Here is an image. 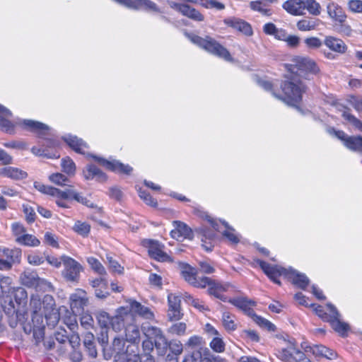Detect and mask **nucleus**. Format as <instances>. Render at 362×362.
<instances>
[{
	"label": "nucleus",
	"instance_id": "obj_27",
	"mask_svg": "<svg viewBox=\"0 0 362 362\" xmlns=\"http://www.w3.org/2000/svg\"><path fill=\"white\" fill-rule=\"evenodd\" d=\"M182 276L185 280L194 287L199 288L201 278L197 277V270L189 264H185L182 268Z\"/></svg>",
	"mask_w": 362,
	"mask_h": 362
},
{
	"label": "nucleus",
	"instance_id": "obj_32",
	"mask_svg": "<svg viewBox=\"0 0 362 362\" xmlns=\"http://www.w3.org/2000/svg\"><path fill=\"white\" fill-rule=\"evenodd\" d=\"M12 112L6 107L0 104V128L4 131H8L12 127L11 118Z\"/></svg>",
	"mask_w": 362,
	"mask_h": 362
},
{
	"label": "nucleus",
	"instance_id": "obj_3",
	"mask_svg": "<svg viewBox=\"0 0 362 362\" xmlns=\"http://www.w3.org/2000/svg\"><path fill=\"white\" fill-rule=\"evenodd\" d=\"M257 263L269 279L278 285H281V281L279 279L281 276H284L293 285L303 290H305L310 283L309 279L305 274L292 267L284 268L278 265H272L260 259L257 260Z\"/></svg>",
	"mask_w": 362,
	"mask_h": 362
},
{
	"label": "nucleus",
	"instance_id": "obj_55",
	"mask_svg": "<svg viewBox=\"0 0 362 362\" xmlns=\"http://www.w3.org/2000/svg\"><path fill=\"white\" fill-rule=\"evenodd\" d=\"M304 43L309 49H316L322 47V42L317 37H307L304 40Z\"/></svg>",
	"mask_w": 362,
	"mask_h": 362
},
{
	"label": "nucleus",
	"instance_id": "obj_11",
	"mask_svg": "<svg viewBox=\"0 0 362 362\" xmlns=\"http://www.w3.org/2000/svg\"><path fill=\"white\" fill-rule=\"evenodd\" d=\"M328 311L332 313L331 317L328 319L332 327L337 332L341 337H344L347 335L349 330V326L347 323L340 320V314L336 307L332 303L327 305Z\"/></svg>",
	"mask_w": 362,
	"mask_h": 362
},
{
	"label": "nucleus",
	"instance_id": "obj_23",
	"mask_svg": "<svg viewBox=\"0 0 362 362\" xmlns=\"http://www.w3.org/2000/svg\"><path fill=\"white\" fill-rule=\"evenodd\" d=\"M305 4L303 0H287L283 4V8L293 16L304 14Z\"/></svg>",
	"mask_w": 362,
	"mask_h": 362
},
{
	"label": "nucleus",
	"instance_id": "obj_17",
	"mask_svg": "<svg viewBox=\"0 0 362 362\" xmlns=\"http://www.w3.org/2000/svg\"><path fill=\"white\" fill-rule=\"evenodd\" d=\"M62 139L75 152L83 155H86L87 153L88 146L81 139L74 135L66 134L62 137Z\"/></svg>",
	"mask_w": 362,
	"mask_h": 362
},
{
	"label": "nucleus",
	"instance_id": "obj_9",
	"mask_svg": "<svg viewBox=\"0 0 362 362\" xmlns=\"http://www.w3.org/2000/svg\"><path fill=\"white\" fill-rule=\"evenodd\" d=\"M329 134H334L336 137L343 141L349 150L362 155V136H348L343 131H337L332 128L328 130Z\"/></svg>",
	"mask_w": 362,
	"mask_h": 362
},
{
	"label": "nucleus",
	"instance_id": "obj_64",
	"mask_svg": "<svg viewBox=\"0 0 362 362\" xmlns=\"http://www.w3.org/2000/svg\"><path fill=\"white\" fill-rule=\"evenodd\" d=\"M348 7L354 13H362V1L350 0L348 2Z\"/></svg>",
	"mask_w": 362,
	"mask_h": 362
},
{
	"label": "nucleus",
	"instance_id": "obj_36",
	"mask_svg": "<svg viewBox=\"0 0 362 362\" xmlns=\"http://www.w3.org/2000/svg\"><path fill=\"white\" fill-rule=\"evenodd\" d=\"M135 4L136 6L134 8V10H139L144 8L146 11L161 13L160 8L151 0H136Z\"/></svg>",
	"mask_w": 362,
	"mask_h": 362
},
{
	"label": "nucleus",
	"instance_id": "obj_25",
	"mask_svg": "<svg viewBox=\"0 0 362 362\" xmlns=\"http://www.w3.org/2000/svg\"><path fill=\"white\" fill-rule=\"evenodd\" d=\"M128 312L133 315V313L139 315L145 319H152L153 314L151 310L135 300H129V309Z\"/></svg>",
	"mask_w": 362,
	"mask_h": 362
},
{
	"label": "nucleus",
	"instance_id": "obj_50",
	"mask_svg": "<svg viewBox=\"0 0 362 362\" xmlns=\"http://www.w3.org/2000/svg\"><path fill=\"white\" fill-rule=\"evenodd\" d=\"M138 194L139 197L148 205L151 206H157L158 203L156 199H154L151 194L146 192V190H143L139 188L138 189Z\"/></svg>",
	"mask_w": 362,
	"mask_h": 362
},
{
	"label": "nucleus",
	"instance_id": "obj_31",
	"mask_svg": "<svg viewBox=\"0 0 362 362\" xmlns=\"http://www.w3.org/2000/svg\"><path fill=\"white\" fill-rule=\"evenodd\" d=\"M124 329L127 341L132 343H136L139 341L140 331L136 325L133 322H129Z\"/></svg>",
	"mask_w": 362,
	"mask_h": 362
},
{
	"label": "nucleus",
	"instance_id": "obj_56",
	"mask_svg": "<svg viewBox=\"0 0 362 362\" xmlns=\"http://www.w3.org/2000/svg\"><path fill=\"white\" fill-rule=\"evenodd\" d=\"M184 362H211L207 358H203L201 351H195L184 360Z\"/></svg>",
	"mask_w": 362,
	"mask_h": 362
},
{
	"label": "nucleus",
	"instance_id": "obj_54",
	"mask_svg": "<svg viewBox=\"0 0 362 362\" xmlns=\"http://www.w3.org/2000/svg\"><path fill=\"white\" fill-rule=\"evenodd\" d=\"M34 187L39 192L51 196H52L53 193L57 192L55 187L45 185L40 182H35Z\"/></svg>",
	"mask_w": 362,
	"mask_h": 362
},
{
	"label": "nucleus",
	"instance_id": "obj_8",
	"mask_svg": "<svg viewBox=\"0 0 362 362\" xmlns=\"http://www.w3.org/2000/svg\"><path fill=\"white\" fill-rule=\"evenodd\" d=\"M62 261L64 265L63 277L67 281L77 282L82 270L81 265L73 258L65 255L62 256Z\"/></svg>",
	"mask_w": 362,
	"mask_h": 362
},
{
	"label": "nucleus",
	"instance_id": "obj_1",
	"mask_svg": "<svg viewBox=\"0 0 362 362\" xmlns=\"http://www.w3.org/2000/svg\"><path fill=\"white\" fill-rule=\"evenodd\" d=\"M257 83L265 90L271 92L274 98L282 100L288 105L296 107L297 110L301 112L300 108L297 106V104L301 102L303 94L306 91V86L296 76L288 78L281 83L282 94H277L274 90L272 83L267 80L259 79Z\"/></svg>",
	"mask_w": 362,
	"mask_h": 362
},
{
	"label": "nucleus",
	"instance_id": "obj_34",
	"mask_svg": "<svg viewBox=\"0 0 362 362\" xmlns=\"http://www.w3.org/2000/svg\"><path fill=\"white\" fill-rule=\"evenodd\" d=\"M15 240L18 244L27 247H37L40 244V241L35 236L26 233L15 238Z\"/></svg>",
	"mask_w": 362,
	"mask_h": 362
},
{
	"label": "nucleus",
	"instance_id": "obj_4",
	"mask_svg": "<svg viewBox=\"0 0 362 362\" xmlns=\"http://www.w3.org/2000/svg\"><path fill=\"white\" fill-rule=\"evenodd\" d=\"M187 38L194 44L206 50L211 54L223 59L226 62H233L228 50L209 36L201 37L193 33H186Z\"/></svg>",
	"mask_w": 362,
	"mask_h": 362
},
{
	"label": "nucleus",
	"instance_id": "obj_5",
	"mask_svg": "<svg viewBox=\"0 0 362 362\" xmlns=\"http://www.w3.org/2000/svg\"><path fill=\"white\" fill-rule=\"evenodd\" d=\"M202 217L210 224L212 229L206 226H202L196 228L195 230L199 234V238L202 243V245L204 249L207 252H211L212 251L216 240L217 235L215 231L220 230V223L217 220L206 214H204Z\"/></svg>",
	"mask_w": 362,
	"mask_h": 362
},
{
	"label": "nucleus",
	"instance_id": "obj_40",
	"mask_svg": "<svg viewBox=\"0 0 362 362\" xmlns=\"http://www.w3.org/2000/svg\"><path fill=\"white\" fill-rule=\"evenodd\" d=\"M222 323L227 331L232 332L237 328V324L234 321V316L228 312L223 313Z\"/></svg>",
	"mask_w": 362,
	"mask_h": 362
},
{
	"label": "nucleus",
	"instance_id": "obj_35",
	"mask_svg": "<svg viewBox=\"0 0 362 362\" xmlns=\"http://www.w3.org/2000/svg\"><path fill=\"white\" fill-rule=\"evenodd\" d=\"M141 329L145 336L149 339H153V341L158 339L160 337L164 336L159 328L148 324L143 325Z\"/></svg>",
	"mask_w": 362,
	"mask_h": 362
},
{
	"label": "nucleus",
	"instance_id": "obj_30",
	"mask_svg": "<svg viewBox=\"0 0 362 362\" xmlns=\"http://www.w3.org/2000/svg\"><path fill=\"white\" fill-rule=\"evenodd\" d=\"M320 21L318 18L305 17L299 20L296 23L297 28L303 32L315 30Z\"/></svg>",
	"mask_w": 362,
	"mask_h": 362
},
{
	"label": "nucleus",
	"instance_id": "obj_26",
	"mask_svg": "<svg viewBox=\"0 0 362 362\" xmlns=\"http://www.w3.org/2000/svg\"><path fill=\"white\" fill-rule=\"evenodd\" d=\"M96 319L98 324L102 328L101 331V341L103 344H107L108 342L107 337V327L110 325L111 317L105 311H99L96 313Z\"/></svg>",
	"mask_w": 362,
	"mask_h": 362
},
{
	"label": "nucleus",
	"instance_id": "obj_10",
	"mask_svg": "<svg viewBox=\"0 0 362 362\" xmlns=\"http://www.w3.org/2000/svg\"><path fill=\"white\" fill-rule=\"evenodd\" d=\"M87 156L93 158L96 162H98L101 165L115 173L130 175L131 173L133 171V168L130 165H125L119 162V160H108L102 157L89 153H87Z\"/></svg>",
	"mask_w": 362,
	"mask_h": 362
},
{
	"label": "nucleus",
	"instance_id": "obj_38",
	"mask_svg": "<svg viewBox=\"0 0 362 362\" xmlns=\"http://www.w3.org/2000/svg\"><path fill=\"white\" fill-rule=\"evenodd\" d=\"M251 318L261 328L269 332H274L276 329V326L272 322L259 315H257L256 313H255Z\"/></svg>",
	"mask_w": 362,
	"mask_h": 362
},
{
	"label": "nucleus",
	"instance_id": "obj_53",
	"mask_svg": "<svg viewBox=\"0 0 362 362\" xmlns=\"http://www.w3.org/2000/svg\"><path fill=\"white\" fill-rule=\"evenodd\" d=\"M74 229L77 233L86 236L90 232V227L87 223L77 221L74 226Z\"/></svg>",
	"mask_w": 362,
	"mask_h": 362
},
{
	"label": "nucleus",
	"instance_id": "obj_41",
	"mask_svg": "<svg viewBox=\"0 0 362 362\" xmlns=\"http://www.w3.org/2000/svg\"><path fill=\"white\" fill-rule=\"evenodd\" d=\"M4 254L7 257L8 262H11V267L13 263H19L21 258V250L19 249H5L4 250Z\"/></svg>",
	"mask_w": 362,
	"mask_h": 362
},
{
	"label": "nucleus",
	"instance_id": "obj_24",
	"mask_svg": "<svg viewBox=\"0 0 362 362\" xmlns=\"http://www.w3.org/2000/svg\"><path fill=\"white\" fill-rule=\"evenodd\" d=\"M324 44L332 51L338 54H344L347 50L345 42L339 38L333 36H327L325 38Z\"/></svg>",
	"mask_w": 362,
	"mask_h": 362
},
{
	"label": "nucleus",
	"instance_id": "obj_19",
	"mask_svg": "<svg viewBox=\"0 0 362 362\" xmlns=\"http://www.w3.org/2000/svg\"><path fill=\"white\" fill-rule=\"evenodd\" d=\"M91 286L95 289V295L98 298L105 299L110 295L108 282L105 278L101 276L93 280Z\"/></svg>",
	"mask_w": 362,
	"mask_h": 362
},
{
	"label": "nucleus",
	"instance_id": "obj_48",
	"mask_svg": "<svg viewBox=\"0 0 362 362\" xmlns=\"http://www.w3.org/2000/svg\"><path fill=\"white\" fill-rule=\"evenodd\" d=\"M87 262L90 266V267L98 274L103 276L106 274V271L105 267L102 265V264L95 257H90L87 258Z\"/></svg>",
	"mask_w": 362,
	"mask_h": 362
},
{
	"label": "nucleus",
	"instance_id": "obj_37",
	"mask_svg": "<svg viewBox=\"0 0 362 362\" xmlns=\"http://www.w3.org/2000/svg\"><path fill=\"white\" fill-rule=\"evenodd\" d=\"M182 14L195 21H203L204 20V16L198 10L188 4H185Z\"/></svg>",
	"mask_w": 362,
	"mask_h": 362
},
{
	"label": "nucleus",
	"instance_id": "obj_46",
	"mask_svg": "<svg viewBox=\"0 0 362 362\" xmlns=\"http://www.w3.org/2000/svg\"><path fill=\"white\" fill-rule=\"evenodd\" d=\"M154 346L159 356H164L168 350V342L165 336L160 337L154 341Z\"/></svg>",
	"mask_w": 362,
	"mask_h": 362
},
{
	"label": "nucleus",
	"instance_id": "obj_45",
	"mask_svg": "<svg viewBox=\"0 0 362 362\" xmlns=\"http://www.w3.org/2000/svg\"><path fill=\"white\" fill-rule=\"evenodd\" d=\"M305 10L307 9L310 14L317 16L321 13L320 4L315 0H305Z\"/></svg>",
	"mask_w": 362,
	"mask_h": 362
},
{
	"label": "nucleus",
	"instance_id": "obj_15",
	"mask_svg": "<svg viewBox=\"0 0 362 362\" xmlns=\"http://www.w3.org/2000/svg\"><path fill=\"white\" fill-rule=\"evenodd\" d=\"M173 225L175 228L170 232L173 238L177 240L193 239L194 235L192 230L187 225L179 221H175Z\"/></svg>",
	"mask_w": 362,
	"mask_h": 362
},
{
	"label": "nucleus",
	"instance_id": "obj_62",
	"mask_svg": "<svg viewBox=\"0 0 362 362\" xmlns=\"http://www.w3.org/2000/svg\"><path fill=\"white\" fill-rule=\"evenodd\" d=\"M202 344V337L194 335L191 337L186 342L185 346L191 349H197L201 346Z\"/></svg>",
	"mask_w": 362,
	"mask_h": 362
},
{
	"label": "nucleus",
	"instance_id": "obj_18",
	"mask_svg": "<svg viewBox=\"0 0 362 362\" xmlns=\"http://www.w3.org/2000/svg\"><path fill=\"white\" fill-rule=\"evenodd\" d=\"M327 12L329 17L334 22L344 23L346 15L341 6L334 1H329L327 4Z\"/></svg>",
	"mask_w": 362,
	"mask_h": 362
},
{
	"label": "nucleus",
	"instance_id": "obj_57",
	"mask_svg": "<svg viewBox=\"0 0 362 362\" xmlns=\"http://www.w3.org/2000/svg\"><path fill=\"white\" fill-rule=\"evenodd\" d=\"M186 325L184 322L173 324L168 329L169 332L176 335H183L186 331Z\"/></svg>",
	"mask_w": 362,
	"mask_h": 362
},
{
	"label": "nucleus",
	"instance_id": "obj_28",
	"mask_svg": "<svg viewBox=\"0 0 362 362\" xmlns=\"http://www.w3.org/2000/svg\"><path fill=\"white\" fill-rule=\"evenodd\" d=\"M0 175L16 180L25 179L28 176V173L25 171L10 166L0 169Z\"/></svg>",
	"mask_w": 362,
	"mask_h": 362
},
{
	"label": "nucleus",
	"instance_id": "obj_22",
	"mask_svg": "<svg viewBox=\"0 0 362 362\" xmlns=\"http://www.w3.org/2000/svg\"><path fill=\"white\" fill-rule=\"evenodd\" d=\"M228 302L243 310L250 317L255 313L252 308L255 305V303L253 300H248L246 298L238 297L230 299Z\"/></svg>",
	"mask_w": 362,
	"mask_h": 362
},
{
	"label": "nucleus",
	"instance_id": "obj_39",
	"mask_svg": "<svg viewBox=\"0 0 362 362\" xmlns=\"http://www.w3.org/2000/svg\"><path fill=\"white\" fill-rule=\"evenodd\" d=\"M94 336L90 332H87L84 336L83 344L88 351L89 355L95 358L97 356V351L94 345Z\"/></svg>",
	"mask_w": 362,
	"mask_h": 362
},
{
	"label": "nucleus",
	"instance_id": "obj_13",
	"mask_svg": "<svg viewBox=\"0 0 362 362\" xmlns=\"http://www.w3.org/2000/svg\"><path fill=\"white\" fill-rule=\"evenodd\" d=\"M88 299L86 293L83 290H78L70 296V307L75 315H81L88 304Z\"/></svg>",
	"mask_w": 362,
	"mask_h": 362
},
{
	"label": "nucleus",
	"instance_id": "obj_60",
	"mask_svg": "<svg viewBox=\"0 0 362 362\" xmlns=\"http://www.w3.org/2000/svg\"><path fill=\"white\" fill-rule=\"evenodd\" d=\"M124 341L122 338L115 337L112 342V351L119 354L124 351Z\"/></svg>",
	"mask_w": 362,
	"mask_h": 362
},
{
	"label": "nucleus",
	"instance_id": "obj_14",
	"mask_svg": "<svg viewBox=\"0 0 362 362\" xmlns=\"http://www.w3.org/2000/svg\"><path fill=\"white\" fill-rule=\"evenodd\" d=\"M147 247L151 258L159 262H171L170 257L163 251L164 245L158 241L149 240Z\"/></svg>",
	"mask_w": 362,
	"mask_h": 362
},
{
	"label": "nucleus",
	"instance_id": "obj_16",
	"mask_svg": "<svg viewBox=\"0 0 362 362\" xmlns=\"http://www.w3.org/2000/svg\"><path fill=\"white\" fill-rule=\"evenodd\" d=\"M168 315L170 320H179L182 317L180 310V296L170 293L168 296Z\"/></svg>",
	"mask_w": 362,
	"mask_h": 362
},
{
	"label": "nucleus",
	"instance_id": "obj_59",
	"mask_svg": "<svg viewBox=\"0 0 362 362\" xmlns=\"http://www.w3.org/2000/svg\"><path fill=\"white\" fill-rule=\"evenodd\" d=\"M201 5L206 8H216L217 10H223L225 5L216 0H204Z\"/></svg>",
	"mask_w": 362,
	"mask_h": 362
},
{
	"label": "nucleus",
	"instance_id": "obj_49",
	"mask_svg": "<svg viewBox=\"0 0 362 362\" xmlns=\"http://www.w3.org/2000/svg\"><path fill=\"white\" fill-rule=\"evenodd\" d=\"M209 346L216 353H222L225 351V343L219 335L214 337L211 341Z\"/></svg>",
	"mask_w": 362,
	"mask_h": 362
},
{
	"label": "nucleus",
	"instance_id": "obj_7",
	"mask_svg": "<svg viewBox=\"0 0 362 362\" xmlns=\"http://www.w3.org/2000/svg\"><path fill=\"white\" fill-rule=\"evenodd\" d=\"M229 286L230 285L228 284H222L219 281L211 279L209 277L203 276L201 277V282L199 288H204L208 287L207 291L209 295L214 296L215 298L226 302L227 301V297L224 296L223 293L226 291Z\"/></svg>",
	"mask_w": 362,
	"mask_h": 362
},
{
	"label": "nucleus",
	"instance_id": "obj_2",
	"mask_svg": "<svg viewBox=\"0 0 362 362\" xmlns=\"http://www.w3.org/2000/svg\"><path fill=\"white\" fill-rule=\"evenodd\" d=\"M11 123L12 127L9 130L6 131L7 133L11 134L16 126H19L24 129L34 132L40 139V144L47 149V152H49V149H55L59 145V141L53 130L42 122L16 117L13 119H11Z\"/></svg>",
	"mask_w": 362,
	"mask_h": 362
},
{
	"label": "nucleus",
	"instance_id": "obj_47",
	"mask_svg": "<svg viewBox=\"0 0 362 362\" xmlns=\"http://www.w3.org/2000/svg\"><path fill=\"white\" fill-rule=\"evenodd\" d=\"M61 165L63 172L69 175H74L76 172V165L74 162L69 157L62 159Z\"/></svg>",
	"mask_w": 362,
	"mask_h": 362
},
{
	"label": "nucleus",
	"instance_id": "obj_61",
	"mask_svg": "<svg viewBox=\"0 0 362 362\" xmlns=\"http://www.w3.org/2000/svg\"><path fill=\"white\" fill-rule=\"evenodd\" d=\"M4 146L8 148H13V149H18V150H23L27 148V144L25 142L23 141H10L8 142H5L3 144Z\"/></svg>",
	"mask_w": 362,
	"mask_h": 362
},
{
	"label": "nucleus",
	"instance_id": "obj_43",
	"mask_svg": "<svg viewBox=\"0 0 362 362\" xmlns=\"http://www.w3.org/2000/svg\"><path fill=\"white\" fill-rule=\"evenodd\" d=\"M2 308L7 315L13 316L15 314L17 315L16 302L13 300L11 297H6L2 303Z\"/></svg>",
	"mask_w": 362,
	"mask_h": 362
},
{
	"label": "nucleus",
	"instance_id": "obj_29",
	"mask_svg": "<svg viewBox=\"0 0 362 362\" xmlns=\"http://www.w3.org/2000/svg\"><path fill=\"white\" fill-rule=\"evenodd\" d=\"M170 354L167 356V362H178L177 356L183 351V345L179 340H171L168 342V347Z\"/></svg>",
	"mask_w": 362,
	"mask_h": 362
},
{
	"label": "nucleus",
	"instance_id": "obj_12",
	"mask_svg": "<svg viewBox=\"0 0 362 362\" xmlns=\"http://www.w3.org/2000/svg\"><path fill=\"white\" fill-rule=\"evenodd\" d=\"M134 316L128 312V309L122 307L118 309L117 315L111 317L110 325H111L112 329L118 332L125 328L127 323L134 322Z\"/></svg>",
	"mask_w": 362,
	"mask_h": 362
},
{
	"label": "nucleus",
	"instance_id": "obj_52",
	"mask_svg": "<svg viewBox=\"0 0 362 362\" xmlns=\"http://www.w3.org/2000/svg\"><path fill=\"white\" fill-rule=\"evenodd\" d=\"M343 117L349 122L356 129L362 132V122L349 112H344Z\"/></svg>",
	"mask_w": 362,
	"mask_h": 362
},
{
	"label": "nucleus",
	"instance_id": "obj_63",
	"mask_svg": "<svg viewBox=\"0 0 362 362\" xmlns=\"http://www.w3.org/2000/svg\"><path fill=\"white\" fill-rule=\"evenodd\" d=\"M13 297L16 303L20 305L27 299V293L23 288H18L14 291Z\"/></svg>",
	"mask_w": 362,
	"mask_h": 362
},
{
	"label": "nucleus",
	"instance_id": "obj_33",
	"mask_svg": "<svg viewBox=\"0 0 362 362\" xmlns=\"http://www.w3.org/2000/svg\"><path fill=\"white\" fill-rule=\"evenodd\" d=\"M313 355L315 356L325 357L329 360H333L337 358V353L322 344L313 345Z\"/></svg>",
	"mask_w": 362,
	"mask_h": 362
},
{
	"label": "nucleus",
	"instance_id": "obj_44",
	"mask_svg": "<svg viewBox=\"0 0 362 362\" xmlns=\"http://www.w3.org/2000/svg\"><path fill=\"white\" fill-rule=\"evenodd\" d=\"M222 224L226 228V230L222 233L223 236L227 238L232 244H237L239 243L240 238L238 235L235 233V230L230 228L225 221H223Z\"/></svg>",
	"mask_w": 362,
	"mask_h": 362
},
{
	"label": "nucleus",
	"instance_id": "obj_21",
	"mask_svg": "<svg viewBox=\"0 0 362 362\" xmlns=\"http://www.w3.org/2000/svg\"><path fill=\"white\" fill-rule=\"evenodd\" d=\"M223 22L228 26L236 29L246 35L250 36L252 35L250 25L243 20L236 18H228L224 19Z\"/></svg>",
	"mask_w": 362,
	"mask_h": 362
},
{
	"label": "nucleus",
	"instance_id": "obj_58",
	"mask_svg": "<svg viewBox=\"0 0 362 362\" xmlns=\"http://www.w3.org/2000/svg\"><path fill=\"white\" fill-rule=\"evenodd\" d=\"M106 258L108 262L110 269L112 270V272H116L117 274L123 273L124 268L121 267L117 260L113 259V257L109 255H107Z\"/></svg>",
	"mask_w": 362,
	"mask_h": 362
},
{
	"label": "nucleus",
	"instance_id": "obj_42",
	"mask_svg": "<svg viewBox=\"0 0 362 362\" xmlns=\"http://www.w3.org/2000/svg\"><path fill=\"white\" fill-rule=\"evenodd\" d=\"M31 152L37 156H44L48 158H57L59 157V154L57 151H52L51 152H47V149L42 146V148L33 146L31 148Z\"/></svg>",
	"mask_w": 362,
	"mask_h": 362
},
{
	"label": "nucleus",
	"instance_id": "obj_20",
	"mask_svg": "<svg viewBox=\"0 0 362 362\" xmlns=\"http://www.w3.org/2000/svg\"><path fill=\"white\" fill-rule=\"evenodd\" d=\"M83 173L85 179L87 180H95L103 182L107 180L106 175L93 164L87 165Z\"/></svg>",
	"mask_w": 362,
	"mask_h": 362
},
{
	"label": "nucleus",
	"instance_id": "obj_6",
	"mask_svg": "<svg viewBox=\"0 0 362 362\" xmlns=\"http://www.w3.org/2000/svg\"><path fill=\"white\" fill-rule=\"evenodd\" d=\"M294 62L295 64L292 65L291 74L286 78L296 76L305 86L299 76L308 74H316L320 70L316 63L310 58L298 57L294 59Z\"/></svg>",
	"mask_w": 362,
	"mask_h": 362
},
{
	"label": "nucleus",
	"instance_id": "obj_51",
	"mask_svg": "<svg viewBox=\"0 0 362 362\" xmlns=\"http://www.w3.org/2000/svg\"><path fill=\"white\" fill-rule=\"evenodd\" d=\"M49 179L52 182L61 186L66 185L69 182L67 177L59 173L52 174Z\"/></svg>",
	"mask_w": 362,
	"mask_h": 362
}]
</instances>
